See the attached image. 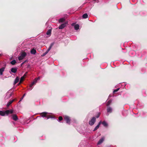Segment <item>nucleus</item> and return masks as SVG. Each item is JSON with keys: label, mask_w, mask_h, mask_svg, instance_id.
<instances>
[{"label": "nucleus", "mask_w": 147, "mask_h": 147, "mask_svg": "<svg viewBox=\"0 0 147 147\" xmlns=\"http://www.w3.org/2000/svg\"><path fill=\"white\" fill-rule=\"evenodd\" d=\"M13 113L12 110H8L5 111H0V115L2 116H5V115H8L9 114H12Z\"/></svg>", "instance_id": "nucleus-1"}, {"label": "nucleus", "mask_w": 147, "mask_h": 147, "mask_svg": "<svg viewBox=\"0 0 147 147\" xmlns=\"http://www.w3.org/2000/svg\"><path fill=\"white\" fill-rule=\"evenodd\" d=\"M26 55V53L24 52H22L20 53V56L18 57V59L19 60L23 59Z\"/></svg>", "instance_id": "nucleus-2"}, {"label": "nucleus", "mask_w": 147, "mask_h": 147, "mask_svg": "<svg viewBox=\"0 0 147 147\" xmlns=\"http://www.w3.org/2000/svg\"><path fill=\"white\" fill-rule=\"evenodd\" d=\"M48 113L44 112L40 113V116L42 117H46L47 119L51 118V115H47Z\"/></svg>", "instance_id": "nucleus-3"}, {"label": "nucleus", "mask_w": 147, "mask_h": 147, "mask_svg": "<svg viewBox=\"0 0 147 147\" xmlns=\"http://www.w3.org/2000/svg\"><path fill=\"white\" fill-rule=\"evenodd\" d=\"M54 42H53V43H51V45H50L48 49L47 50V51L45 52L44 53H43L42 54V55H41V56L42 57H43V56H45V55L47 54L48 53V52L49 51L51 50V49L52 46L54 45Z\"/></svg>", "instance_id": "nucleus-4"}, {"label": "nucleus", "mask_w": 147, "mask_h": 147, "mask_svg": "<svg viewBox=\"0 0 147 147\" xmlns=\"http://www.w3.org/2000/svg\"><path fill=\"white\" fill-rule=\"evenodd\" d=\"M64 119L66 121V123L69 124H70L71 119L69 116H65L64 117Z\"/></svg>", "instance_id": "nucleus-5"}, {"label": "nucleus", "mask_w": 147, "mask_h": 147, "mask_svg": "<svg viewBox=\"0 0 147 147\" xmlns=\"http://www.w3.org/2000/svg\"><path fill=\"white\" fill-rule=\"evenodd\" d=\"M96 121V119L95 117H93L92 118L91 120L89 121V124L90 125L92 126L94 124Z\"/></svg>", "instance_id": "nucleus-6"}, {"label": "nucleus", "mask_w": 147, "mask_h": 147, "mask_svg": "<svg viewBox=\"0 0 147 147\" xmlns=\"http://www.w3.org/2000/svg\"><path fill=\"white\" fill-rule=\"evenodd\" d=\"M11 117L13 120L15 121H16L18 119L17 115L16 114L12 115H11Z\"/></svg>", "instance_id": "nucleus-7"}, {"label": "nucleus", "mask_w": 147, "mask_h": 147, "mask_svg": "<svg viewBox=\"0 0 147 147\" xmlns=\"http://www.w3.org/2000/svg\"><path fill=\"white\" fill-rule=\"evenodd\" d=\"M107 113H111L112 112V109L111 107H107Z\"/></svg>", "instance_id": "nucleus-8"}, {"label": "nucleus", "mask_w": 147, "mask_h": 147, "mask_svg": "<svg viewBox=\"0 0 147 147\" xmlns=\"http://www.w3.org/2000/svg\"><path fill=\"white\" fill-rule=\"evenodd\" d=\"M105 139V138L104 137H103L100 140H99L98 142L97 143V144L98 145L100 144H101L104 141Z\"/></svg>", "instance_id": "nucleus-9"}, {"label": "nucleus", "mask_w": 147, "mask_h": 147, "mask_svg": "<svg viewBox=\"0 0 147 147\" xmlns=\"http://www.w3.org/2000/svg\"><path fill=\"white\" fill-rule=\"evenodd\" d=\"M66 24L63 23L60 25L59 27V29H62L64 28L66 26Z\"/></svg>", "instance_id": "nucleus-10"}, {"label": "nucleus", "mask_w": 147, "mask_h": 147, "mask_svg": "<svg viewBox=\"0 0 147 147\" xmlns=\"http://www.w3.org/2000/svg\"><path fill=\"white\" fill-rule=\"evenodd\" d=\"M101 123V121H100V122H99L98 124L95 127V128L94 129L93 131H95L96 130H97L99 128L100 125Z\"/></svg>", "instance_id": "nucleus-11"}, {"label": "nucleus", "mask_w": 147, "mask_h": 147, "mask_svg": "<svg viewBox=\"0 0 147 147\" xmlns=\"http://www.w3.org/2000/svg\"><path fill=\"white\" fill-rule=\"evenodd\" d=\"M17 68H12L11 69V71L13 73H15L17 72Z\"/></svg>", "instance_id": "nucleus-12"}, {"label": "nucleus", "mask_w": 147, "mask_h": 147, "mask_svg": "<svg viewBox=\"0 0 147 147\" xmlns=\"http://www.w3.org/2000/svg\"><path fill=\"white\" fill-rule=\"evenodd\" d=\"M15 99H13V100H10V101H9L7 103V107H9L10 105L13 102L14 100H15Z\"/></svg>", "instance_id": "nucleus-13"}, {"label": "nucleus", "mask_w": 147, "mask_h": 147, "mask_svg": "<svg viewBox=\"0 0 147 147\" xmlns=\"http://www.w3.org/2000/svg\"><path fill=\"white\" fill-rule=\"evenodd\" d=\"M30 53L31 54L35 55L36 53V51L34 49H32L31 50Z\"/></svg>", "instance_id": "nucleus-14"}, {"label": "nucleus", "mask_w": 147, "mask_h": 147, "mask_svg": "<svg viewBox=\"0 0 147 147\" xmlns=\"http://www.w3.org/2000/svg\"><path fill=\"white\" fill-rule=\"evenodd\" d=\"M19 77H16V79H15V81L14 82V84H15L17 83H18L19 81Z\"/></svg>", "instance_id": "nucleus-15"}, {"label": "nucleus", "mask_w": 147, "mask_h": 147, "mask_svg": "<svg viewBox=\"0 0 147 147\" xmlns=\"http://www.w3.org/2000/svg\"><path fill=\"white\" fill-rule=\"evenodd\" d=\"M5 67H3L2 68L0 69V75H2L3 74V72L4 71Z\"/></svg>", "instance_id": "nucleus-16"}, {"label": "nucleus", "mask_w": 147, "mask_h": 147, "mask_svg": "<svg viewBox=\"0 0 147 147\" xmlns=\"http://www.w3.org/2000/svg\"><path fill=\"white\" fill-rule=\"evenodd\" d=\"M39 79H40V78L39 77H38L37 78L35 79V80H34V81L32 83V84H33V85H34V84H35L37 82V80H39Z\"/></svg>", "instance_id": "nucleus-17"}, {"label": "nucleus", "mask_w": 147, "mask_h": 147, "mask_svg": "<svg viewBox=\"0 0 147 147\" xmlns=\"http://www.w3.org/2000/svg\"><path fill=\"white\" fill-rule=\"evenodd\" d=\"M25 78L23 76H22L20 79V82L19 84H20L22 83V82L24 80V78Z\"/></svg>", "instance_id": "nucleus-18"}, {"label": "nucleus", "mask_w": 147, "mask_h": 147, "mask_svg": "<svg viewBox=\"0 0 147 147\" xmlns=\"http://www.w3.org/2000/svg\"><path fill=\"white\" fill-rule=\"evenodd\" d=\"M88 15L87 13H86L84 14L82 16V18H83L86 19L88 18Z\"/></svg>", "instance_id": "nucleus-19"}, {"label": "nucleus", "mask_w": 147, "mask_h": 147, "mask_svg": "<svg viewBox=\"0 0 147 147\" xmlns=\"http://www.w3.org/2000/svg\"><path fill=\"white\" fill-rule=\"evenodd\" d=\"M51 29H49L47 32V35H51Z\"/></svg>", "instance_id": "nucleus-20"}, {"label": "nucleus", "mask_w": 147, "mask_h": 147, "mask_svg": "<svg viewBox=\"0 0 147 147\" xmlns=\"http://www.w3.org/2000/svg\"><path fill=\"white\" fill-rule=\"evenodd\" d=\"M79 26L78 24H76L74 26V28L76 30H78L79 29Z\"/></svg>", "instance_id": "nucleus-21"}, {"label": "nucleus", "mask_w": 147, "mask_h": 147, "mask_svg": "<svg viewBox=\"0 0 147 147\" xmlns=\"http://www.w3.org/2000/svg\"><path fill=\"white\" fill-rule=\"evenodd\" d=\"M102 124L105 127H107L108 126V124L105 121H103L102 123Z\"/></svg>", "instance_id": "nucleus-22"}, {"label": "nucleus", "mask_w": 147, "mask_h": 147, "mask_svg": "<svg viewBox=\"0 0 147 147\" xmlns=\"http://www.w3.org/2000/svg\"><path fill=\"white\" fill-rule=\"evenodd\" d=\"M65 18H62L59 19V22H63L65 21Z\"/></svg>", "instance_id": "nucleus-23"}, {"label": "nucleus", "mask_w": 147, "mask_h": 147, "mask_svg": "<svg viewBox=\"0 0 147 147\" xmlns=\"http://www.w3.org/2000/svg\"><path fill=\"white\" fill-rule=\"evenodd\" d=\"M16 63V61L15 60H13L10 62L11 64L12 65H14Z\"/></svg>", "instance_id": "nucleus-24"}, {"label": "nucleus", "mask_w": 147, "mask_h": 147, "mask_svg": "<svg viewBox=\"0 0 147 147\" xmlns=\"http://www.w3.org/2000/svg\"><path fill=\"white\" fill-rule=\"evenodd\" d=\"M111 102H112V100H108V102H107V105L108 106H109V105L111 103Z\"/></svg>", "instance_id": "nucleus-25"}, {"label": "nucleus", "mask_w": 147, "mask_h": 147, "mask_svg": "<svg viewBox=\"0 0 147 147\" xmlns=\"http://www.w3.org/2000/svg\"><path fill=\"white\" fill-rule=\"evenodd\" d=\"M119 88H117V89L114 90L113 91V93H115L117 92L119 90Z\"/></svg>", "instance_id": "nucleus-26"}, {"label": "nucleus", "mask_w": 147, "mask_h": 147, "mask_svg": "<svg viewBox=\"0 0 147 147\" xmlns=\"http://www.w3.org/2000/svg\"><path fill=\"white\" fill-rule=\"evenodd\" d=\"M63 119V117L61 116H60L59 117V121H61Z\"/></svg>", "instance_id": "nucleus-27"}, {"label": "nucleus", "mask_w": 147, "mask_h": 147, "mask_svg": "<svg viewBox=\"0 0 147 147\" xmlns=\"http://www.w3.org/2000/svg\"><path fill=\"white\" fill-rule=\"evenodd\" d=\"M28 61L27 60H26L25 61H24V62L22 63L21 64V65L22 66V65H23L26 62H28Z\"/></svg>", "instance_id": "nucleus-28"}, {"label": "nucleus", "mask_w": 147, "mask_h": 147, "mask_svg": "<svg viewBox=\"0 0 147 147\" xmlns=\"http://www.w3.org/2000/svg\"><path fill=\"white\" fill-rule=\"evenodd\" d=\"M27 74H28V72H26L23 76L24 77V78H25V77H26V76Z\"/></svg>", "instance_id": "nucleus-29"}, {"label": "nucleus", "mask_w": 147, "mask_h": 147, "mask_svg": "<svg viewBox=\"0 0 147 147\" xmlns=\"http://www.w3.org/2000/svg\"><path fill=\"white\" fill-rule=\"evenodd\" d=\"M100 113H98L97 115L96 116V118H98L99 117L100 115Z\"/></svg>", "instance_id": "nucleus-30"}, {"label": "nucleus", "mask_w": 147, "mask_h": 147, "mask_svg": "<svg viewBox=\"0 0 147 147\" xmlns=\"http://www.w3.org/2000/svg\"><path fill=\"white\" fill-rule=\"evenodd\" d=\"M33 84H32V83L31 84L30 86V87L31 88H32L33 86Z\"/></svg>", "instance_id": "nucleus-31"}, {"label": "nucleus", "mask_w": 147, "mask_h": 147, "mask_svg": "<svg viewBox=\"0 0 147 147\" xmlns=\"http://www.w3.org/2000/svg\"><path fill=\"white\" fill-rule=\"evenodd\" d=\"M23 98H23V97H22L21 98V99H20V100L19 101V102H20L21 101V100H22L23 99Z\"/></svg>", "instance_id": "nucleus-32"}, {"label": "nucleus", "mask_w": 147, "mask_h": 147, "mask_svg": "<svg viewBox=\"0 0 147 147\" xmlns=\"http://www.w3.org/2000/svg\"><path fill=\"white\" fill-rule=\"evenodd\" d=\"M12 95V93H11L10 95H9V98Z\"/></svg>", "instance_id": "nucleus-33"}, {"label": "nucleus", "mask_w": 147, "mask_h": 147, "mask_svg": "<svg viewBox=\"0 0 147 147\" xmlns=\"http://www.w3.org/2000/svg\"><path fill=\"white\" fill-rule=\"evenodd\" d=\"M25 95H26V94L25 93V94H24V95H23V96H22V97H23V98H24V96Z\"/></svg>", "instance_id": "nucleus-34"}, {"label": "nucleus", "mask_w": 147, "mask_h": 147, "mask_svg": "<svg viewBox=\"0 0 147 147\" xmlns=\"http://www.w3.org/2000/svg\"><path fill=\"white\" fill-rule=\"evenodd\" d=\"M8 92H7V95L8 94Z\"/></svg>", "instance_id": "nucleus-35"}, {"label": "nucleus", "mask_w": 147, "mask_h": 147, "mask_svg": "<svg viewBox=\"0 0 147 147\" xmlns=\"http://www.w3.org/2000/svg\"><path fill=\"white\" fill-rule=\"evenodd\" d=\"M107 115H109V114L107 113Z\"/></svg>", "instance_id": "nucleus-36"}, {"label": "nucleus", "mask_w": 147, "mask_h": 147, "mask_svg": "<svg viewBox=\"0 0 147 147\" xmlns=\"http://www.w3.org/2000/svg\"><path fill=\"white\" fill-rule=\"evenodd\" d=\"M1 56V54H0V56Z\"/></svg>", "instance_id": "nucleus-37"}]
</instances>
